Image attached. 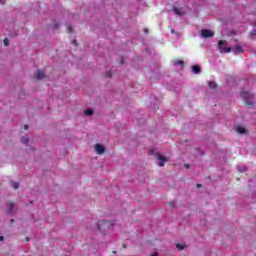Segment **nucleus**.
I'll return each instance as SVG.
<instances>
[{
    "label": "nucleus",
    "instance_id": "obj_26",
    "mask_svg": "<svg viewBox=\"0 0 256 256\" xmlns=\"http://www.w3.org/2000/svg\"><path fill=\"white\" fill-rule=\"evenodd\" d=\"M144 33H149V30L148 29H144Z\"/></svg>",
    "mask_w": 256,
    "mask_h": 256
},
{
    "label": "nucleus",
    "instance_id": "obj_15",
    "mask_svg": "<svg viewBox=\"0 0 256 256\" xmlns=\"http://www.w3.org/2000/svg\"><path fill=\"white\" fill-rule=\"evenodd\" d=\"M21 141H22V143H23L24 145H27V143H29V137L24 136V137H22Z\"/></svg>",
    "mask_w": 256,
    "mask_h": 256
},
{
    "label": "nucleus",
    "instance_id": "obj_30",
    "mask_svg": "<svg viewBox=\"0 0 256 256\" xmlns=\"http://www.w3.org/2000/svg\"><path fill=\"white\" fill-rule=\"evenodd\" d=\"M11 223H13V219L11 220Z\"/></svg>",
    "mask_w": 256,
    "mask_h": 256
},
{
    "label": "nucleus",
    "instance_id": "obj_16",
    "mask_svg": "<svg viewBox=\"0 0 256 256\" xmlns=\"http://www.w3.org/2000/svg\"><path fill=\"white\" fill-rule=\"evenodd\" d=\"M238 171L240 173H245V171H247V167H245V166H238Z\"/></svg>",
    "mask_w": 256,
    "mask_h": 256
},
{
    "label": "nucleus",
    "instance_id": "obj_6",
    "mask_svg": "<svg viewBox=\"0 0 256 256\" xmlns=\"http://www.w3.org/2000/svg\"><path fill=\"white\" fill-rule=\"evenodd\" d=\"M201 35L202 37H204V39H207L209 37H213L215 33H213V31L211 30L204 29V30H201Z\"/></svg>",
    "mask_w": 256,
    "mask_h": 256
},
{
    "label": "nucleus",
    "instance_id": "obj_14",
    "mask_svg": "<svg viewBox=\"0 0 256 256\" xmlns=\"http://www.w3.org/2000/svg\"><path fill=\"white\" fill-rule=\"evenodd\" d=\"M176 247L179 249V251H183V249H187V246L185 244H176Z\"/></svg>",
    "mask_w": 256,
    "mask_h": 256
},
{
    "label": "nucleus",
    "instance_id": "obj_24",
    "mask_svg": "<svg viewBox=\"0 0 256 256\" xmlns=\"http://www.w3.org/2000/svg\"><path fill=\"white\" fill-rule=\"evenodd\" d=\"M24 129L27 131L29 129V126L28 125H25L24 126Z\"/></svg>",
    "mask_w": 256,
    "mask_h": 256
},
{
    "label": "nucleus",
    "instance_id": "obj_17",
    "mask_svg": "<svg viewBox=\"0 0 256 256\" xmlns=\"http://www.w3.org/2000/svg\"><path fill=\"white\" fill-rule=\"evenodd\" d=\"M85 115H88V116L93 115V110H92L91 108H88V109L85 111Z\"/></svg>",
    "mask_w": 256,
    "mask_h": 256
},
{
    "label": "nucleus",
    "instance_id": "obj_4",
    "mask_svg": "<svg viewBox=\"0 0 256 256\" xmlns=\"http://www.w3.org/2000/svg\"><path fill=\"white\" fill-rule=\"evenodd\" d=\"M154 155L157 157L158 159V165L159 167H165V163H167V161H169V158L164 157L163 155H161V153L156 152L154 153Z\"/></svg>",
    "mask_w": 256,
    "mask_h": 256
},
{
    "label": "nucleus",
    "instance_id": "obj_11",
    "mask_svg": "<svg viewBox=\"0 0 256 256\" xmlns=\"http://www.w3.org/2000/svg\"><path fill=\"white\" fill-rule=\"evenodd\" d=\"M192 71L195 75H199L201 73V68L198 65L192 66Z\"/></svg>",
    "mask_w": 256,
    "mask_h": 256
},
{
    "label": "nucleus",
    "instance_id": "obj_2",
    "mask_svg": "<svg viewBox=\"0 0 256 256\" xmlns=\"http://www.w3.org/2000/svg\"><path fill=\"white\" fill-rule=\"evenodd\" d=\"M240 97H242L244 101H246V105H252L253 100L255 99V95L251 94L248 91H241Z\"/></svg>",
    "mask_w": 256,
    "mask_h": 256
},
{
    "label": "nucleus",
    "instance_id": "obj_28",
    "mask_svg": "<svg viewBox=\"0 0 256 256\" xmlns=\"http://www.w3.org/2000/svg\"><path fill=\"white\" fill-rule=\"evenodd\" d=\"M171 33H175V30H171Z\"/></svg>",
    "mask_w": 256,
    "mask_h": 256
},
{
    "label": "nucleus",
    "instance_id": "obj_9",
    "mask_svg": "<svg viewBox=\"0 0 256 256\" xmlns=\"http://www.w3.org/2000/svg\"><path fill=\"white\" fill-rule=\"evenodd\" d=\"M236 131H237V133H239V135H245V133H247V130L243 126H238L236 128Z\"/></svg>",
    "mask_w": 256,
    "mask_h": 256
},
{
    "label": "nucleus",
    "instance_id": "obj_23",
    "mask_svg": "<svg viewBox=\"0 0 256 256\" xmlns=\"http://www.w3.org/2000/svg\"><path fill=\"white\" fill-rule=\"evenodd\" d=\"M169 205L170 207H175V202H170Z\"/></svg>",
    "mask_w": 256,
    "mask_h": 256
},
{
    "label": "nucleus",
    "instance_id": "obj_25",
    "mask_svg": "<svg viewBox=\"0 0 256 256\" xmlns=\"http://www.w3.org/2000/svg\"><path fill=\"white\" fill-rule=\"evenodd\" d=\"M4 237L3 236H0V241H4Z\"/></svg>",
    "mask_w": 256,
    "mask_h": 256
},
{
    "label": "nucleus",
    "instance_id": "obj_12",
    "mask_svg": "<svg viewBox=\"0 0 256 256\" xmlns=\"http://www.w3.org/2000/svg\"><path fill=\"white\" fill-rule=\"evenodd\" d=\"M7 209H8V213H13V211L15 209V204H13L12 202L8 203Z\"/></svg>",
    "mask_w": 256,
    "mask_h": 256
},
{
    "label": "nucleus",
    "instance_id": "obj_20",
    "mask_svg": "<svg viewBox=\"0 0 256 256\" xmlns=\"http://www.w3.org/2000/svg\"><path fill=\"white\" fill-rule=\"evenodd\" d=\"M4 45H5V47H9V39L8 38L4 39Z\"/></svg>",
    "mask_w": 256,
    "mask_h": 256
},
{
    "label": "nucleus",
    "instance_id": "obj_18",
    "mask_svg": "<svg viewBox=\"0 0 256 256\" xmlns=\"http://www.w3.org/2000/svg\"><path fill=\"white\" fill-rule=\"evenodd\" d=\"M11 186L13 187V189H19V183L18 182H12Z\"/></svg>",
    "mask_w": 256,
    "mask_h": 256
},
{
    "label": "nucleus",
    "instance_id": "obj_1",
    "mask_svg": "<svg viewBox=\"0 0 256 256\" xmlns=\"http://www.w3.org/2000/svg\"><path fill=\"white\" fill-rule=\"evenodd\" d=\"M115 225L114 221H109V220H100L97 222L96 227L98 231L102 232L103 235L107 234V231L111 229Z\"/></svg>",
    "mask_w": 256,
    "mask_h": 256
},
{
    "label": "nucleus",
    "instance_id": "obj_19",
    "mask_svg": "<svg viewBox=\"0 0 256 256\" xmlns=\"http://www.w3.org/2000/svg\"><path fill=\"white\" fill-rule=\"evenodd\" d=\"M174 65H183V60L174 61Z\"/></svg>",
    "mask_w": 256,
    "mask_h": 256
},
{
    "label": "nucleus",
    "instance_id": "obj_10",
    "mask_svg": "<svg viewBox=\"0 0 256 256\" xmlns=\"http://www.w3.org/2000/svg\"><path fill=\"white\" fill-rule=\"evenodd\" d=\"M173 11H174V13H175L176 15H179L180 17H182V15H185V12H183V9H181V8L175 7V8L173 9Z\"/></svg>",
    "mask_w": 256,
    "mask_h": 256
},
{
    "label": "nucleus",
    "instance_id": "obj_13",
    "mask_svg": "<svg viewBox=\"0 0 256 256\" xmlns=\"http://www.w3.org/2000/svg\"><path fill=\"white\" fill-rule=\"evenodd\" d=\"M208 85L210 89H217V83L213 81L208 82Z\"/></svg>",
    "mask_w": 256,
    "mask_h": 256
},
{
    "label": "nucleus",
    "instance_id": "obj_22",
    "mask_svg": "<svg viewBox=\"0 0 256 256\" xmlns=\"http://www.w3.org/2000/svg\"><path fill=\"white\" fill-rule=\"evenodd\" d=\"M69 33H73V28L71 26L68 27Z\"/></svg>",
    "mask_w": 256,
    "mask_h": 256
},
{
    "label": "nucleus",
    "instance_id": "obj_29",
    "mask_svg": "<svg viewBox=\"0 0 256 256\" xmlns=\"http://www.w3.org/2000/svg\"><path fill=\"white\" fill-rule=\"evenodd\" d=\"M197 187H201V185H200V184H198V185H197Z\"/></svg>",
    "mask_w": 256,
    "mask_h": 256
},
{
    "label": "nucleus",
    "instance_id": "obj_3",
    "mask_svg": "<svg viewBox=\"0 0 256 256\" xmlns=\"http://www.w3.org/2000/svg\"><path fill=\"white\" fill-rule=\"evenodd\" d=\"M218 48L220 53H231V47H227V41L220 40L218 42Z\"/></svg>",
    "mask_w": 256,
    "mask_h": 256
},
{
    "label": "nucleus",
    "instance_id": "obj_8",
    "mask_svg": "<svg viewBox=\"0 0 256 256\" xmlns=\"http://www.w3.org/2000/svg\"><path fill=\"white\" fill-rule=\"evenodd\" d=\"M36 79H45V72H43V70H38L36 73Z\"/></svg>",
    "mask_w": 256,
    "mask_h": 256
},
{
    "label": "nucleus",
    "instance_id": "obj_21",
    "mask_svg": "<svg viewBox=\"0 0 256 256\" xmlns=\"http://www.w3.org/2000/svg\"><path fill=\"white\" fill-rule=\"evenodd\" d=\"M251 35H252V37H256V29H253V30L251 31Z\"/></svg>",
    "mask_w": 256,
    "mask_h": 256
},
{
    "label": "nucleus",
    "instance_id": "obj_7",
    "mask_svg": "<svg viewBox=\"0 0 256 256\" xmlns=\"http://www.w3.org/2000/svg\"><path fill=\"white\" fill-rule=\"evenodd\" d=\"M231 51H233V53H234L235 55H241V54H243V48H242L240 45H238V46H236V47H232V48H231Z\"/></svg>",
    "mask_w": 256,
    "mask_h": 256
},
{
    "label": "nucleus",
    "instance_id": "obj_27",
    "mask_svg": "<svg viewBox=\"0 0 256 256\" xmlns=\"http://www.w3.org/2000/svg\"><path fill=\"white\" fill-rule=\"evenodd\" d=\"M185 167H186V169H189V165L188 164H186Z\"/></svg>",
    "mask_w": 256,
    "mask_h": 256
},
{
    "label": "nucleus",
    "instance_id": "obj_5",
    "mask_svg": "<svg viewBox=\"0 0 256 256\" xmlns=\"http://www.w3.org/2000/svg\"><path fill=\"white\" fill-rule=\"evenodd\" d=\"M94 151L97 155H103V153H105V146L102 144H95Z\"/></svg>",
    "mask_w": 256,
    "mask_h": 256
}]
</instances>
